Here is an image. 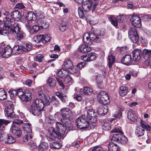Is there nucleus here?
I'll return each instance as SVG.
<instances>
[{
  "instance_id": "57",
  "label": "nucleus",
  "mask_w": 151,
  "mask_h": 151,
  "mask_svg": "<svg viewBox=\"0 0 151 151\" xmlns=\"http://www.w3.org/2000/svg\"><path fill=\"white\" fill-rule=\"evenodd\" d=\"M127 140L128 139L127 138L122 134L119 142L122 144H125L126 143Z\"/></svg>"
},
{
  "instance_id": "34",
  "label": "nucleus",
  "mask_w": 151,
  "mask_h": 151,
  "mask_svg": "<svg viewBox=\"0 0 151 151\" xmlns=\"http://www.w3.org/2000/svg\"><path fill=\"white\" fill-rule=\"evenodd\" d=\"M52 104L55 107H58L60 105V102L58 99L55 96H53L52 97Z\"/></svg>"
},
{
  "instance_id": "20",
  "label": "nucleus",
  "mask_w": 151,
  "mask_h": 151,
  "mask_svg": "<svg viewBox=\"0 0 151 151\" xmlns=\"http://www.w3.org/2000/svg\"><path fill=\"white\" fill-rule=\"evenodd\" d=\"M121 62L126 65H129L132 64V60L131 56L129 55H126L122 58Z\"/></svg>"
},
{
  "instance_id": "14",
  "label": "nucleus",
  "mask_w": 151,
  "mask_h": 151,
  "mask_svg": "<svg viewBox=\"0 0 151 151\" xmlns=\"http://www.w3.org/2000/svg\"><path fill=\"white\" fill-rule=\"evenodd\" d=\"M37 22L39 27H40V29H47L49 26V23L45 18H40Z\"/></svg>"
},
{
  "instance_id": "46",
  "label": "nucleus",
  "mask_w": 151,
  "mask_h": 151,
  "mask_svg": "<svg viewBox=\"0 0 151 151\" xmlns=\"http://www.w3.org/2000/svg\"><path fill=\"white\" fill-rule=\"evenodd\" d=\"M6 98V93L3 88H0V100H4Z\"/></svg>"
},
{
  "instance_id": "58",
  "label": "nucleus",
  "mask_w": 151,
  "mask_h": 151,
  "mask_svg": "<svg viewBox=\"0 0 151 151\" xmlns=\"http://www.w3.org/2000/svg\"><path fill=\"white\" fill-rule=\"evenodd\" d=\"M122 112L121 110H117L116 111L113 115V116L114 117L120 118L122 116Z\"/></svg>"
},
{
  "instance_id": "42",
  "label": "nucleus",
  "mask_w": 151,
  "mask_h": 151,
  "mask_svg": "<svg viewBox=\"0 0 151 151\" xmlns=\"http://www.w3.org/2000/svg\"><path fill=\"white\" fill-rule=\"evenodd\" d=\"M142 54L146 58H150L151 57V50L144 49L142 51Z\"/></svg>"
},
{
  "instance_id": "32",
  "label": "nucleus",
  "mask_w": 151,
  "mask_h": 151,
  "mask_svg": "<svg viewBox=\"0 0 151 151\" xmlns=\"http://www.w3.org/2000/svg\"><path fill=\"white\" fill-rule=\"evenodd\" d=\"M48 145L47 143L45 142H42L39 145L38 147V151H45L48 148Z\"/></svg>"
},
{
  "instance_id": "61",
  "label": "nucleus",
  "mask_w": 151,
  "mask_h": 151,
  "mask_svg": "<svg viewBox=\"0 0 151 151\" xmlns=\"http://www.w3.org/2000/svg\"><path fill=\"white\" fill-rule=\"evenodd\" d=\"M97 113L98 114L101 115H104L103 113V107L101 106H98L97 108Z\"/></svg>"
},
{
  "instance_id": "37",
  "label": "nucleus",
  "mask_w": 151,
  "mask_h": 151,
  "mask_svg": "<svg viewBox=\"0 0 151 151\" xmlns=\"http://www.w3.org/2000/svg\"><path fill=\"white\" fill-rule=\"evenodd\" d=\"M81 91H83L84 94L89 95H91L92 93L93 90L92 88L87 87H84L83 89H81Z\"/></svg>"
},
{
  "instance_id": "12",
  "label": "nucleus",
  "mask_w": 151,
  "mask_h": 151,
  "mask_svg": "<svg viewBox=\"0 0 151 151\" xmlns=\"http://www.w3.org/2000/svg\"><path fill=\"white\" fill-rule=\"evenodd\" d=\"M7 107L4 109V113L6 116H9L10 114L14 111V107L13 103L10 101H7L5 102Z\"/></svg>"
},
{
  "instance_id": "3",
  "label": "nucleus",
  "mask_w": 151,
  "mask_h": 151,
  "mask_svg": "<svg viewBox=\"0 0 151 151\" xmlns=\"http://www.w3.org/2000/svg\"><path fill=\"white\" fill-rule=\"evenodd\" d=\"M67 127L62 122H57L56 126V131L53 127H50L49 129V132L46 137L49 141H57L64 135Z\"/></svg>"
},
{
  "instance_id": "5",
  "label": "nucleus",
  "mask_w": 151,
  "mask_h": 151,
  "mask_svg": "<svg viewBox=\"0 0 151 151\" xmlns=\"http://www.w3.org/2000/svg\"><path fill=\"white\" fill-rule=\"evenodd\" d=\"M100 35V30L92 27L91 31L88 33H85L83 36V40L84 42L89 45L93 44V41L96 43H100L101 40L98 37Z\"/></svg>"
},
{
  "instance_id": "24",
  "label": "nucleus",
  "mask_w": 151,
  "mask_h": 151,
  "mask_svg": "<svg viewBox=\"0 0 151 151\" xmlns=\"http://www.w3.org/2000/svg\"><path fill=\"white\" fill-rule=\"evenodd\" d=\"M24 98L25 99L24 101H26L27 103H28L26 105L27 107L29 109L30 107H27V104H29L30 106H31L32 103L30 102V104H29V102L30 101L32 97L31 95V93L30 91H25V93H24Z\"/></svg>"
},
{
  "instance_id": "36",
  "label": "nucleus",
  "mask_w": 151,
  "mask_h": 151,
  "mask_svg": "<svg viewBox=\"0 0 151 151\" xmlns=\"http://www.w3.org/2000/svg\"><path fill=\"white\" fill-rule=\"evenodd\" d=\"M127 88L125 86H122L120 88L119 93L120 95L122 96H125L127 92Z\"/></svg>"
},
{
  "instance_id": "59",
  "label": "nucleus",
  "mask_w": 151,
  "mask_h": 151,
  "mask_svg": "<svg viewBox=\"0 0 151 151\" xmlns=\"http://www.w3.org/2000/svg\"><path fill=\"white\" fill-rule=\"evenodd\" d=\"M28 145H30L29 148L32 150H35L37 148V145L36 143L34 142H29Z\"/></svg>"
},
{
  "instance_id": "43",
  "label": "nucleus",
  "mask_w": 151,
  "mask_h": 151,
  "mask_svg": "<svg viewBox=\"0 0 151 151\" xmlns=\"http://www.w3.org/2000/svg\"><path fill=\"white\" fill-rule=\"evenodd\" d=\"M140 125L142 128L145 129L146 130L148 131H151V127H150L144 121H141Z\"/></svg>"
},
{
  "instance_id": "25",
  "label": "nucleus",
  "mask_w": 151,
  "mask_h": 151,
  "mask_svg": "<svg viewBox=\"0 0 151 151\" xmlns=\"http://www.w3.org/2000/svg\"><path fill=\"white\" fill-rule=\"evenodd\" d=\"M40 29V27L38 24H34L31 28L29 29L28 31L30 34H34L37 33Z\"/></svg>"
},
{
  "instance_id": "29",
  "label": "nucleus",
  "mask_w": 151,
  "mask_h": 151,
  "mask_svg": "<svg viewBox=\"0 0 151 151\" xmlns=\"http://www.w3.org/2000/svg\"><path fill=\"white\" fill-rule=\"evenodd\" d=\"M55 94L62 102H65L67 100V97L65 94L60 93L59 92H56Z\"/></svg>"
},
{
  "instance_id": "27",
  "label": "nucleus",
  "mask_w": 151,
  "mask_h": 151,
  "mask_svg": "<svg viewBox=\"0 0 151 151\" xmlns=\"http://www.w3.org/2000/svg\"><path fill=\"white\" fill-rule=\"evenodd\" d=\"M23 52L21 45H15L12 48L13 54L17 55Z\"/></svg>"
},
{
  "instance_id": "19",
  "label": "nucleus",
  "mask_w": 151,
  "mask_h": 151,
  "mask_svg": "<svg viewBox=\"0 0 151 151\" xmlns=\"http://www.w3.org/2000/svg\"><path fill=\"white\" fill-rule=\"evenodd\" d=\"M127 118L130 120L134 122L137 121V117L133 110L129 109L127 113Z\"/></svg>"
},
{
  "instance_id": "4",
  "label": "nucleus",
  "mask_w": 151,
  "mask_h": 151,
  "mask_svg": "<svg viewBox=\"0 0 151 151\" xmlns=\"http://www.w3.org/2000/svg\"><path fill=\"white\" fill-rule=\"evenodd\" d=\"M96 113L92 109L88 110L86 114L78 117L76 120V124L77 127L80 129H86L88 128L90 125L89 119L95 116Z\"/></svg>"
},
{
  "instance_id": "31",
  "label": "nucleus",
  "mask_w": 151,
  "mask_h": 151,
  "mask_svg": "<svg viewBox=\"0 0 151 151\" xmlns=\"http://www.w3.org/2000/svg\"><path fill=\"white\" fill-rule=\"evenodd\" d=\"M17 95L21 100L22 101H24L25 99L24 98V92L23 90L21 88L17 89Z\"/></svg>"
},
{
  "instance_id": "40",
  "label": "nucleus",
  "mask_w": 151,
  "mask_h": 151,
  "mask_svg": "<svg viewBox=\"0 0 151 151\" xmlns=\"http://www.w3.org/2000/svg\"><path fill=\"white\" fill-rule=\"evenodd\" d=\"M144 130L142 128L137 127L136 129L135 133L137 136L140 137L144 135Z\"/></svg>"
},
{
  "instance_id": "50",
  "label": "nucleus",
  "mask_w": 151,
  "mask_h": 151,
  "mask_svg": "<svg viewBox=\"0 0 151 151\" xmlns=\"http://www.w3.org/2000/svg\"><path fill=\"white\" fill-rule=\"evenodd\" d=\"M17 89L16 90L11 89L9 91L10 96L12 99H14V96L17 95Z\"/></svg>"
},
{
  "instance_id": "21",
  "label": "nucleus",
  "mask_w": 151,
  "mask_h": 151,
  "mask_svg": "<svg viewBox=\"0 0 151 151\" xmlns=\"http://www.w3.org/2000/svg\"><path fill=\"white\" fill-rule=\"evenodd\" d=\"M23 52H28L31 50L32 46L31 43L23 42L21 44Z\"/></svg>"
},
{
  "instance_id": "54",
  "label": "nucleus",
  "mask_w": 151,
  "mask_h": 151,
  "mask_svg": "<svg viewBox=\"0 0 151 151\" xmlns=\"http://www.w3.org/2000/svg\"><path fill=\"white\" fill-rule=\"evenodd\" d=\"M43 42L46 43L49 41L50 39L51 38L50 37V34H45L43 35Z\"/></svg>"
},
{
  "instance_id": "48",
  "label": "nucleus",
  "mask_w": 151,
  "mask_h": 151,
  "mask_svg": "<svg viewBox=\"0 0 151 151\" xmlns=\"http://www.w3.org/2000/svg\"><path fill=\"white\" fill-rule=\"evenodd\" d=\"M69 71L70 73L72 74H76V76H78L80 75V70L78 69L74 68L73 66V68L72 69H70V70H69Z\"/></svg>"
},
{
  "instance_id": "60",
  "label": "nucleus",
  "mask_w": 151,
  "mask_h": 151,
  "mask_svg": "<svg viewBox=\"0 0 151 151\" xmlns=\"http://www.w3.org/2000/svg\"><path fill=\"white\" fill-rule=\"evenodd\" d=\"M19 116L21 118V119L24 122H27V120L26 118L25 115L23 112H20L19 114Z\"/></svg>"
},
{
  "instance_id": "56",
  "label": "nucleus",
  "mask_w": 151,
  "mask_h": 151,
  "mask_svg": "<svg viewBox=\"0 0 151 151\" xmlns=\"http://www.w3.org/2000/svg\"><path fill=\"white\" fill-rule=\"evenodd\" d=\"M102 128L105 130H109L111 129V125L108 122H105L102 126Z\"/></svg>"
},
{
  "instance_id": "2",
  "label": "nucleus",
  "mask_w": 151,
  "mask_h": 151,
  "mask_svg": "<svg viewBox=\"0 0 151 151\" xmlns=\"http://www.w3.org/2000/svg\"><path fill=\"white\" fill-rule=\"evenodd\" d=\"M51 101V99L50 97L48 96H44L43 101L41 99L36 98L32 100L31 106L27 104V107H30L29 110L32 114L36 116H38L41 114L44 105L46 106L49 105Z\"/></svg>"
},
{
  "instance_id": "16",
  "label": "nucleus",
  "mask_w": 151,
  "mask_h": 151,
  "mask_svg": "<svg viewBox=\"0 0 151 151\" xmlns=\"http://www.w3.org/2000/svg\"><path fill=\"white\" fill-rule=\"evenodd\" d=\"M10 131L12 134L18 137H20L21 135L22 132L20 128L15 124H12Z\"/></svg>"
},
{
  "instance_id": "26",
  "label": "nucleus",
  "mask_w": 151,
  "mask_h": 151,
  "mask_svg": "<svg viewBox=\"0 0 151 151\" xmlns=\"http://www.w3.org/2000/svg\"><path fill=\"white\" fill-rule=\"evenodd\" d=\"M10 123V121L8 120L4 119H0V132H1L2 131L5 129V126L8 124Z\"/></svg>"
},
{
  "instance_id": "44",
  "label": "nucleus",
  "mask_w": 151,
  "mask_h": 151,
  "mask_svg": "<svg viewBox=\"0 0 151 151\" xmlns=\"http://www.w3.org/2000/svg\"><path fill=\"white\" fill-rule=\"evenodd\" d=\"M129 37L138 35L137 30L135 27L131 28L128 31Z\"/></svg>"
},
{
  "instance_id": "8",
  "label": "nucleus",
  "mask_w": 151,
  "mask_h": 151,
  "mask_svg": "<svg viewBox=\"0 0 151 151\" xmlns=\"http://www.w3.org/2000/svg\"><path fill=\"white\" fill-rule=\"evenodd\" d=\"M12 53V49L9 45L0 49V55L3 58H7Z\"/></svg>"
},
{
  "instance_id": "23",
  "label": "nucleus",
  "mask_w": 151,
  "mask_h": 151,
  "mask_svg": "<svg viewBox=\"0 0 151 151\" xmlns=\"http://www.w3.org/2000/svg\"><path fill=\"white\" fill-rule=\"evenodd\" d=\"M89 121L90 125L89 127L88 128H89L88 129H94L96 125L95 123L97 121V118L96 115L89 118Z\"/></svg>"
},
{
  "instance_id": "39",
  "label": "nucleus",
  "mask_w": 151,
  "mask_h": 151,
  "mask_svg": "<svg viewBox=\"0 0 151 151\" xmlns=\"http://www.w3.org/2000/svg\"><path fill=\"white\" fill-rule=\"evenodd\" d=\"M26 17L27 19V20L36 19L35 14L32 12H28L26 14Z\"/></svg>"
},
{
  "instance_id": "47",
  "label": "nucleus",
  "mask_w": 151,
  "mask_h": 151,
  "mask_svg": "<svg viewBox=\"0 0 151 151\" xmlns=\"http://www.w3.org/2000/svg\"><path fill=\"white\" fill-rule=\"evenodd\" d=\"M47 83L50 86H54L56 84V81L54 79L49 78L47 80Z\"/></svg>"
},
{
  "instance_id": "10",
  "label": "nucleus",
  "mask_w": 151,
  "mask_h": 151,
  "mask_svg": "<svg viewBox=\"0 0 151 151\" xmlns=\"http://www.w3.org/2000/svg\"><path fill=\"white\" fill-rule=\"evenodd\" d=\"M132 24L134 27H140L142 25L140 19L138 16L132 15L130 19Z\"/></svg>"
},
{
  "instance_id": "9",
  "label": "nucleus",
  "mask_w": 151,
  "mask_h": 151,
  "mask_svg": "<svg viewBox=\"0 0 151 151\" xmlns=\"http://www.w3.org/2000/svg\"><path fill=\"white\" fill-rule=\"evenodd\" d=\"M108 18L111 24L115 27H116L118 25V22H122L126 17L124 15H120L117 17V18L112 16H109Z\"/></svg>"
},
{
  "instance_id": "51",
  "label": "nucleus",
  "mask_w": 151,
  "mask_h": 151,
  "mask_svg": "<svg viewBox=\"0 0 151 151\" xmlns=\"http://www.w3.org/2000/svg\"><path fill=\"white\" fill-rule=\"evenodd\" d=\"M129 39L132 42L134 43H137L139 40V37L138 35H135L129 37Z\"/></svg>"
},
{
  "instance_id": "45",
  "label": "nucleus",
  "mask_w": 151,
  "mask_h": 151,
  "mask_svg": "<svg viewBox=\"0 0 151 151\" xmlns=\"http://www.w3.org/2000/svg\"><path fill=\"white\" fill-rule=\"evenodd\" d=\"M43 35H37L34 37V41L37 43H39L41 42H43Z\"/></svg>"
},
{
  "instance_id": "28",
  "label": "nucleus",
  "mask_w": 151,
  "mask_h": 151,
  "mask_svg": "<svg viewBox=\"0 0 151 151\" xmlns=\"http://www.w3.org/2000/svg\"><path fill=\"white\" fill-rule=\"evenodd\" d=\"M68 27V23L66 21L63 20L59 26V29L61 32L65 31Z\"/></svg>"
},
{
  "instance_id": "35",
  "label": "nucleus",
  "mask_w": 151,
  "mask_h": 151,
  "mask_svg": "<svg viewBox=\"0 0 151 151\" xmlns=\"http://www.w3.org/2000/svg\"><path fill=\"white\" fill-rule=\"evenodd\" d=\"M16 141V139L14 138L11 134L7 135L6 139L5 141V144H11Z\"/></svg>"
},
{
  "instance_id": "55",
  "label": "nucleus",
  "mask_w": 151,
  "mask_h": 151,
  "mask_svg": "<svg viewBox=\"0 0 151 151\" xmlns=\"http://www.w3.org/2000/svg\"><path fill=\"white\" fill-rule=\"evenodd\" d=\"M24 122L22 119H19V118H17L14 119L12 122L13 124H16L19 125H20L22 124Z\"/></svg>"
},
{
  "instance_id": "13",
  "label": "nucleus",
  "mask_w": 151,
  "mask_h": 151,
  "mask_svg": "<svg viewBox=\"0 0 151 151\" xmlns=\"http://www.w3.org/2000/svg\"><path fill=\"white\" fill-rule=\"evenodd\" d=\"M103 97L105 99V101L107 102L109 101V98L108 97L107 93L104 91H101L98 94L97 96V99L99 102H103L101 99V98Z\"/></svg>"
},
{
  "instance_id": "7",
  "label": "nucleus",
  "mask_w": 151,
  "mask_h": 151,
  "mask_svg": "<svg viewBox=\"0 0 151 151\" xmlns=\"http://www.w3.org/2000/svg\"><path fill=\"white\" fill-rule=\"evenodd\" d=\"M99 3L98 0H89L84 1L82 5V8L86 12L91 10L93 12Z\"/></svg>"
},
{
  "instance_id": "1",
  "label": "nucleus",
  "mask_w": 151,
  "mask_h": 151,
  "mask_svg": "<svg viewBox=\"0 0 151 151\" xmlns=\"http://www.w3.org/2000/svg\"><path fill=\"white\" fill-rule=\"evenodd\" d=\"M10 14L8 12H6L4 14L3 21L4 25L3 28L0 27V34L3 35V33H6L4 32L5 30L7 31L10 33L16 34V39L20 41L24 39L26 37V34L23 31L21 30V27L19 24L17 22L13 23L10 17Z\"/></svg>"
},
{
  "instance_id": "11",
  "label": "nucleus",
  "mask_w": 151,
  "mask_h": 151,
  "mask_svg": "<svg viewBox=\"0 0 151 151\" xmlns=\"http://www.w3.org/2000/svg\"><path fill=\"white\" fill-rule=\"evenodd\" d=\"M111 132L112 133H116L113 136L111 139V141H119L122 134V130L119 128H115L112 130Z\"/></svg>"
},
{
  "instance_id": "53",
  "label": "nucleus",
  "mask_w": 151,
  "mask_h": 151,
  "mask_svg": "<svg viewBox=\"0 0 151 151\" xmlns=\"http://www.w3.org/2000/svg\"><path fill=\"white\" fill-rule=\"evenodd\" d=\"M64 82L66 84L68 83H71L72 82V78L69 76V74L66 77L64 78Z\"/></svg>"
},
{
  "instance_id": "52",
  "label": "nucleus",
  "mask_w": 151,
  "mask_h": 151,
  "mask_svg": "<svg viewBox=\"0 0 151 151\" xmlns=\"http://www.w3.org/2000/svg\"><path fill=\"white\" fill-rule=\"evenodd\" d=\"M82 8L79 7L78 9V14L80 18H83L84 17L85 18L86 16L83 11Z\"/></svg>"
},
{
  "instance_id": "64",
  "label": "nucleus",
  "mask_w": 151,
  "mask_h": 151,
  "mask_svg": "<svg viewBox=\"0 0 151 151\" xmlns=\"http://www.w3.org/2000/svg\"><path fill=\"white\" fill-rule=\"evenodd\" d=\"M32 126L31 124L29 127L24 131V134H32Z\"/></svg>"
},
{
  "instance_id": "33",
  "label": "nucleus",
  "mask_w": 151,
  "mask_h": 151,
  "mask_svg": "<svg viewBox=\"0 0 151 151\" xmlns=\"http://www.w3.org/2000/svg\"><path fill=\"white\" fill-rule=\"evenodd\" d=\"M36 20H27V22L25 23V26L27 31L29 29L31 28L34 24L36 23Z\"/></svg>"
},
{
  "instance_id": "38",
  "label": "nucleus",
  "mask_w": 151,
  "mask_h": 151,
  "mask_svg": "<svg viewBox=\"0 0 151 151\" xmlns=\"http://www.w3.org/2000/svg\"><path fill=\"white\" fill-rule=\"evenodd\" d=\"M108 67L110 68L112 67L113 64L115 62V57L111 54L110 55L108 56Z\"/></svg>"
},
{
  "instance_id": "41",
  "label": "nucleus",
  "mask_w": 151,
  "mask_h": 151,
  "mask_svg": "<svg viewBox=\"0 0 151 151\" xmlns=\"http://www.w3.org/2000/svg\"><path fill=\"white\" fill-rule=\"evenodd\" d=\"M32 139V134H26L23 137V141L25 142H31Z\"/></svg>"
},
{
  "instance_id": "6",
  "label": "nucleus",
  "mask_w": 151,
  "mask_h": 151,
  "mask_svg": "<svg viewBox=\"0 0 151 151\" xmlns=\"http://www.w3.org/2000/svg\"><path fill=\"white\" fill-rule=\"evenodd\" d=\"M60 115L61 122L68 127H70L71 123L70 119L73 115L72 111L68 108H64L61 110Z\"/></svg>"
},
{
  "instance_id": "63",
  "label": "nucleus",
  "mask_w": 151,
  "mask_h": 151,
  "mask_svg": "<svg viewBox=\"0 0 151 151\" xmlns=\"http://www.w3.org/2000/svg\"><path fill=\"white\" fill-rule=\"evenodd\" d=\"M43 58V56L41 54H38L36 57L35 60L36 61L39 62H41Z\"/></svg>"
},
{
  "instance_id": "49",
  "label": "nucleus",
  "mask_w": 151,
  "mask_h": 151,
  "mask_svg": "<svg viewBox=\"0 0 151 151\" xmlns=\"http://www.w3.org/2000/svg\"><path fill=\"white\" fill-rule=\"evenodd\" d=\"M88 62H91L95 60L96 58V56L94 53H90L87 54Z\"/></svg>"
},
{
  "instance_id": "62",
  "label": "nucleus",
  "mask_w": 151,
  "mask_h": 151,
  "mask_svg": "<svg viewBox=\"0 0 151 151\" xmlns=\"http://www.w3.org/2000/svg\"><path fill=\"white\" fill-rule=\"evenodd\" d=\"M45 121L49 124H52L54 123V120L51 116H48L46 118Z\"/></svg>"
},
{
  "instance_id": "15",
  "label": "nucleus",
  "mask_w": 151,
  "mask_h": 151,
  "mask_svg": "<svg viewBox=\"0 0 151 151\" xmlns=\"http://www.w3.org/2000/svg\"><path fill=\"white\" fill-rule=\"evenodd\" d=\"M8 12L9 13V12ZM9 14L10 15V18L12 20V21L13 23H14L13 22L14 20L11 18V16L12 18L14 19L16 21H19L21 18V13L20 11L18 10H14L11 12L10 14V13H9Z\"/></svg>"
},
{
  "instance_id": "17",
  "label": "nucleus",
  "mask_w": 151,
  "mask_h": 151,
  "mask_svg": "<svg viewBox=\"0 0 151 151\" xmlns=\"http://www.w3.org/2000/svg\"><path fill=\"white\" fill-rule=\"evenodd\" d=\"M57 76L62 78H64L69 75V70L63 68L59 69L56 73Z\"/></svg>"
},
{
  "instance_id": "18",
  "label": "nucleus",
  "mask_w": 151,
  "mask_h": 151,
  "mask_svg": "<svg viewBox=\"0 0 151 151\" xmlns=\"http://www.w3.org/2000/svg\"><path fill=\"white\" fill-rule=\"evenodd\" d=\"M133 60L136 61H139L141 59L142 51L139 49H135L132 51Z\"/></svg>"
},
{
  "instance_id": "30",
  "label": "nucleus",
  "mask_w": 151,
  "mask_h": 151,
  "mask_svg": "<svg viewBox=\"0 0 151 151\" xmlns=\"http://www.w3.org/2000/svg\"><path fill=\"white\" fill-rule=\"evenodd\" d=\"M65 68L67 69H70L73 68V65L72 61L69 60H66L64 62L63 64Z\"/></svg>"
},
{
  "instance_id": "22",
  "label": "nucleus",
  "mask_w": 151,
  "mask_h": 151,
  "mask_svg": "<svg viewBox=\"0 0 151 151\" xmlns=\"http://www.w3.org/2000/svg\"><path fill=\"white\" fill-rule=\"evenodd\" d=\"M78 50L82 53H87L91 51V48L86 44H83L79 46Z\"/></svg>"
}]
</instances>
